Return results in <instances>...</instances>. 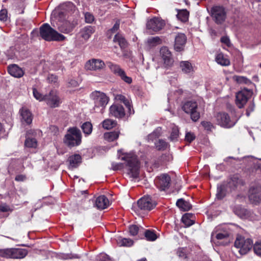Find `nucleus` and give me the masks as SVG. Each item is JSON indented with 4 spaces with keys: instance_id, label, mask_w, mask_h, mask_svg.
Instances as JSON below:
<instances>
[{
    "instance_id": "nucleus-29",
    "label": "nucleus",
    "mask_w": 261,
    "mask_h": 261,
    "mask_svg": "<svg viewBox=\"0 0 261 261\" xmlns=\"http://www.w3.org/2000/svg\"><path fill=\"white\" fill-rule=\"evenodd\" d=\"M215 60L217 63L222 66H228L230 64V61L228 58L224 56V55L220 53L217 55L215 58Z\"/></svg>"
},
{
    "instance_id": "nucleus-62",
    "label": "nucleus",
    "mask_w": 261,
    "mask_h": 261,
    "mask_svg": "<svg viewBox=\"0 0 261 261\" xmlns=\"http://www.w3.org/2000/svg\"><path fill=\"white\" fill-rule=\"evenodd\" d=\"M65 7H68V8H71V10H72L73 9H75V6L73 5V4L71 3H68L65 5H64L63 6V7L64 8V9H65Z\"/></svg>"
},
{
    "instance_id": "nucleus-23",
    "label": "nucleus",
    "mask_w": 261,
    "mask_h": 261,
    "mask_svg": "<svg viewBox=\"0 0 261 261\" xmlns=\"http://www.w3.org/2000/svg\"><path fill=\"white\" fill-rule=\"evenodd\" d=\"M115 99L117 101H119L121 102H123L124 105L125 106L126 108L127 109L128 113L129 115L133 114L134 113V111L133 109L132 112V105L130 100L126 98L124 95L121 94H117L115 96Z\"/></svg>"
},
{
    "instance_id": "nucleus-35",
    "label": "nucleus",
    "mask_w": 261,
    "mask_h": 261,
    "mask_svg": "<svg viewBox=\"0 0 261 261\" xmlns=\"http://www.w3.org/2000/svg\"><path fill=\"white\" fill-rule=\"evenodd\" d=\"M117 125V122L111 119H106L102 122V127L105 129H110Z\"/></svg>"
},
{
    "instance_id": "nucleus-33",
    "label": "nucleus",
    "mask_w": 261,
    "mask_h": 261,
    "mask_svg": "<svg viewBox=\"0 0 261 261\" xmlns=\"http://www.w3.org/2000/svg\"><path fill=\"white\" fill-rule=\"evenodd\" d=\"M73 29V26L69 22H64L58 28L59 31L65 34H68L71 32Z\"/></svg>"
},
{
    "instance_id": "nucleus-34",
    "label": "nucleus",
    "mask_w": 261,
    "mask_h": 261,
    "mask_svg": "<svg viewBox=\"0 0 261 261\" xmlns=\"http://www.w3.org/2000/svg\"><path fill=\"white\" fill-rule=\"evenodd\" d=\"M117 243L119 246L130 247L133 245L134 242L130 239L119 237L117 239Z\"/></svg>"
},
{
    "instance_id": "nucleus-57",
    "label": "nucleus",
    "mask_w": 261,
    "mask_h": 261,
    "mask_svg": "<svg viewBox=\"0 0 261 261\" xmlns=\"http://www.w3.org/2000/svg\"><path fill=\"white\" fill-rule=\"evenodd\" d=\"M120 26V21L119 20H117L115 23L114 24L113 28L109 30L110 32L112 33H115L116 32L119 28Z\"/></svg>"
},
{
    "instance_id": "nucleus-16",
    "label": "nucleus",
    "mask_w": 261,
    "mask_h": 261,
    "mask_svg": "<svg viewBox=\"0 0 261 261\" xmlns=\"http://www.w3.org/2000/svg\"><path fill=\"white\" fill-rule=\"evenodd\" d=\"M171 178L167 174H163L155 179V184L160 191H165L169 189Z\"/></svg>"
},
{
    "instance_id": "nucleus-13",
    "label": "nucleus",
    "mask_w": 261,
    "mask_h": 261,
    "mask_svg": "<svg viewBox=\"0 0 261 261\" xmlns=\"http://www.w3.org/2000/svg\"><path fill=\"white\" fill-rule=\"evenodd\" d=\"M160 53L164 67L167 68L172 67L174 63V60L168 48L166 46L161 47Z\"/></svg>"
},
{
    "instance_id": "nucleus-10",
    "label": "nucleus",
    "mask_w": 261,
    "mask_h": 261,
    "mask_svg": "<svg viewBox=\"0 0 261 261\" xmlns=\"http://www.w3.org/2000/svg\"><path fill=\"white\" fill-rule=\"evenodd\" d=\"M107 65L111 71L115 75L119 76L124 82L128 84L132 83V79L126 75L124 70L119 65L111 62L107 63Z\"/></svg>"
},
{
    "instance_id": "nucleus-22",
    "label": "nucleus",
    "mask_w": 261,
    "mask_h": 261,
    "mask_svg": "<svg viewBox=\"0 0 261 261\" xmlns=\"http://www.w3.org/2000/svg\"><path fill=\"white\" fill-rule=\"evenodd\" d=\"M8 72L13 76L15 77H21L24 74L22 69L18 66L13 64L8 66Z\"/></svg>"
},
{
    "instance_id": "nucleus-1",
    "label": "nucleus",
    "mask_w": 261,
    "mask_h": 261,
    "mask_svg": "<svg viewBox=\"0 0 261 261\" xmlns=\"http://www.w3.org/2000/svg\"><path fill=\"white\" fill-rule=\"evenodd\" d=\"M119 158L126 162L128 174L130 177L136 178L139 174L140 165L137 155L133 152L124 153L122 150L118 151Z\"/></svg>"
},
{
    "instance_id": "nucleus-37",
    "label": "nucleus",
    "mask_w": 261,
    "mask_h": 261,
    "mask_svg": "<svg viewBox=\"0 0 261 261\" xmlns=\"http://www.w3.org/2000/svg\"><path fill=\"white\" fill-rule=\"evenodd\" d=\"M226 191H229V189L225 186V185H221L217 188V197L219 199L223 198L226 195Z\"/></svg>"
},
{
    "instance_id": "nucleus-11",
    "label": "nucleus",
    "mask_w": 261,
    "mask_h": 261,
    "mask_svg": "<svg viewBox=\"0 0 261 261\" xmlns=\"http://www.w3.org/2000/svg\"><path fill=\"white\" fill-rule=\"evenodd\" d=\"M215 117L217 123L223 127L230 128L236 124V122L231 120L228 114L225 112L218 113Z\"/></svg>"
},
{
    "instance_id": "nucleus-42",
    "label": "nucleus",
    "mask_w": 261,
    "mask_h": 261,
    "mask_svg": "<svg viewBox=\"0 0 261 261\" xmlns=\"http://www.w3.org/2000/svg\"><path fill=\"white\" fill-rule=\"evenodd\" d=\"M189 15V12L186 10H184L178 12L177 14V17L181 21L186 22L188 20Z\"/></svg>"
},
{
    "instance_id": "nucleus-31",
    "label": "nucleus",
    "mask_w": 261,
    "mask_h": 261,
    "mask_svg": "<svg viewBox=\"0 0 261 261\" xmlns=\"http://www.w3.org/2000/svg\"><path fill=\"white\" fill-rule=\"evenodd\" d=\"M240 181L241 180L237 176H233L229 179L228 183L225 185V186L229 189V191H231L237 187Z\"/></svg>"
},
{
    "instance_id": "nucleus-5",
    "label": "nucleus",
    "mask_w": 261,
    "mask_h": 261,
    "mask_svg": "<svg viewBox=\"0 0 261 261\" xmlns=\"http://www.w3.org/2000/svg\"><path fill=\"white\" fill-rule=\"evenodd\" d=\"M28 253V250L23 248H7L0 250L1 256L14 259L23 258Z\"/></svg>"
},
{
    "instance_id": "nucleus-19",
    "label": "nucleus",
    "mask_w": 261,
    "mask_h": 261,
    "mask_svg": "<svg viewBox=\"0 0 261 261\" xmlns=\"http://www.w3.org/2000/svg\"><path fill=\"white\" fill-rule=\"evenodd\" d=\"M109 114L115 118H121L125 116V111L121 105L114 104L110 107Z\"/></svg>"
},
{
    "instance_id": "nucleus-51",
    "label": "nucleus",
    "mask_w": 261,
    "mask_h": 261,
    "mask_svg": "<svg viewBox=\"0 0 261 261\" xmlns=\"http://www.w3.org/2000/svg\"><path fill=\"white\" fill-rule=\"evenodd\" d=\"M85 19L86 22L90 23L94 21V17L90 13L86 12L85 14Z\"/></svg>"
},
{
    "instance_id": "nucleus-47",
    "label": "nucleus",
    "mask_w": 261,
    "mask_h": 261,
    "mask_svg": "<svg viewBox=\"0 0 261 261\" xmlns=\"http://www.w3.org/2000/svg\"><path fill=\"white\" fill-rule=\"evenodd\" d=\"M176 253L178 257L182 259H185L187 257V250L186 248H178Z\"/></svg>"
},
{
    "instance_id": "nucleus-52",
    "label": "nucleus",
    "mask_w": 261,
    "mask_h": 261,
    "mask_svg": "<svg viewBox=\"0 0 261 261\" xmlns=\"http://www.w3.org/2000/svg\"><path fill=\"white\" fill-rule=\"evenodd\" d=\"M195 139V136L194 133L191 132H188L186 134L185 139L186 140L191 143Z\"/></svg>"
},
{
    "instance_id": "nucleus-58",
    "label": "nucleus",
    "mask_w": 261,
    "mask_h": 261,
    "mask_svg": "<svg viewBox=\"0 0 261 261\" xmlns=\"http://www.w3.org/2000/svg\"><path fill=\"white\" fill-rule=\"evenodd\" d=\"M228 237L227 233H218L216 234V238L218 240H222Z\"/></svg>"
},
{
    "instance_id": "nucleus-56",
    "label": "nucleus",
    "mask_w": 261,
    "mask_h": 261,
    "mask_svg": "<svg viewBox=\"0 0 261 261\" xmlns=\"http://www.w3.org/2000/svg\"><path fill=\"white\" fill-rule=\"evenodd\" d=\"M124 165L122 163H113L112 168L114 170H118L123 168Z\"/></svg>"
},
{
    "instance_id": "nucleus-40",
    "label": "nucleus",
    "mask_w": 261,
    "mask_h": 261,
    "mask_svg": "<svg viewBox=\"0 0 261 261\" xmlns=\"http://www.w3.org/2000/svg\"><path fill=\"white\" fill-rule=\"evenodd\" d=\"M24 145L27 147L35 148L37 146V141L35 138L27 137Z\"/></svg>"
},
{
    "instance_id": "nucleus-8",
    "label": "nucleus",
    "mask_w": 261,
    "mask_h": 261,
    "mask_svg": "<svg viewBox=\"0 0 261 261\" xmlns=\"http://www.w3.org/2000/svg\"><path fill=\"white\" fill-rule=\"evenodd\" d=\"M211 16L217 24H222L226 18L225 9L222 6H214L211 9Z\"/></svg>"
},
{
    "instance_id": "nucleus-15",
    "label": "nucleus",
    "mask_w": 261,
    "mask_h": 261,
    "mask_svg": "<svg viewBox=\"0 0 261 261\" xmlns=\"http://www.w3.org/2000/svg\"><path fill=\"white\" fill-rule=\"evenodd\" d=\"M165 25V21L160 18L156 17L148 20L146 23L147 29L153 32H158L161 30Z\"/></svg>"
},
{
    "instance_id": "nucleus-21",
    "label": "nucleus",
    "mask_w": 261,
    "mask_h": 261,
    "mask_svg": "<svg viewBox=\"0 0 261 261\" xmlns=\"http://www.w3.org/2000/svg\"><path fill=\"white\" fill-rule=\"evenodd\" d=\"M109 205V201L105 195L98 196L95 200L94 206L98 210H103Z\"/></svg>"
},
{
    "instance_id": "nucleus-12",
    "label": "nucleus",
    "mask_w": 261,
    "mask_h": 261,
    "mask_svg": "<svg viewBox=\"0 0 261 261\" xmlns=\"http://www.w3.org/2000/svg\"><path fill=\"white\" fill-rule=\"evenodd\" d=\"M47 105L50 108L58 107L62 101L56 90H51L48 94L45 95V100Z\"/></svg>"
},
{
    "instance_id": "nucleus-48",
    "label": "nucleus",
    "mask_w": 261,
    "mask_h": 261,
    "mask_svg": "<svg viewBox=\"0 0 261 261\" xmlns=\"http://www.w3.org/2000/svg\"><path fill=\"white\" fill-rule=\"evenodd\" d=\"M33 93L34 97L36 99L39 101H42L45 100V95H43L41 93L38 92L37 90L35 88H33Z\"/></svg>"
},
{
    "instance_id": "nucleus-3",
    "label": "nucleus",
    "mask_w": 261,
    "mask_h": 261,
    "mask_svg": "<svg viewBox=\"0 0 261 261\" xmlns=\"http://www.w3.org/2000/svg\"><path fill=\"white\" fill-rule=\"evenodd\" d=\"M63 142L69 147L80 145L82 142L81 130L76 127L69 128L65 135Z\"/></svg>"
},
{
    "instance_id": "nucleus-24",
    "label": "nucleus",
    "mask_w": 261,
    "mask_h": 261,
    "mask_svg": "<svg viewBox=\"0 0 261 261\" xmlns=\"http://www.w3.org/2000/svg\"><path fill=\"white\" fill-rule=\"evenodd\" d=\"M68 161L69 163L70 168H76L82 162V157L79 154H75L70 156Z\"/></svg>"
},
{
    "instance_id": "nucleus-6",
    "label": "nucleus",
    "mask_w": 261,
    "mask_h": 261,
    "mask_svg": "<svg viewBox=\"0 0 261 261\" xmlns=\"http://www.w3.org/2000/svg\"><path fill=\"white\" fill-rule=\"evenodd\" d=\"M253 241L251 239L246 238L241 236L237 237L234 246L239 249V252L241 255L247 254L252 248Z\"/></svg>"
},
{
    "instance_id": "nucleus-26",
    "label": "nucleus",
    "mask_w": 261,
    "mask_h": 261,
    "mask_svg": "<svg viewBox=\"0 0 261 261\" xmlns=\"http://www.w3.org/2000/svg\"><path fill=\"white\" fill-rule=\"evenodd\" d=\"M179 66L181 71L185 73L189 74L194 71L193 67L189 61H181Z\"/></svg>"
},
{
    "instance_id": "nucleus-46",
    "label": "nucleus",
    "mask_w": 261,
    "mask_h": 261,
    "mask_svg": "<svg viewBox=\"0 0 261 261\" xmlns=\"http://www.w3.org/2000/svg\"><path fill=\"white\" fill-rule=\"evenodd\" d=\"M179 130L177 126H174L172 129V132L170 136L171 141H174L176 140L178 137Z\"/></svg>"
},
{
    "instance_id": "nucleus-64",
    "label": "nucleus",
    "mask_w": 261,
    "mask_h": 261,
    "mask_svg": "<svg viewBox=\"0 0 261 261\" xmlns=\"http://www.w3.org/2000/svg\"><path fill=\"white\" fill-rule=\"evenodd\" d=\"M254 109V106H252L251 107H250L248 108V109L247 110L246 114L247 116H249V114L251 112L253 111Z\"/></svg>"
},
{
    "instance_id": "nucleus-20",
    "label": "nucleus",
    "mask_w": 261,
    "mask_h": 261,
    "mask_svg": "<svg viewBox=\"0 0 261 261\" xmlns=\"http://www.w3.org/2000/svg\"><path fill=\"white\" fill-rule=\"evenodd\" d=\"M20 114V120L23 124L30 125L33 120V114L27 108L22 107L19 110Z\"/></svg>"
},
{
    "instance_id": "nucleus-18",
    "label": "nucleus",
    "mask_w": 261,
    "mask_h": 261,
    "mask_svg": "<svg viewBox=\"0 0 261 261\" xmlns=\"http://www.w3.org/2000/svg\"><path fill=\"white\" fill-rule=\"evenodd\" d=\"M105 64L100 59H93L89 60L86 64L85 67L87 69L90 70H98L104 68Z\"/></svg>"
},
{
    "instance_id": "nucleus-60",
    "label": "nucleus",
    "mask_w": 261,
    "mask_h": 261,
    "mask_svg": "<svg viewBox=\"0 0 261 261\" xmlns=\"http://www.w3.org/2000/svg\"><path fill=\"white\" fill-rule=\"evenodd\" d=\"M26 179V176L24 175L19 174L16 176L15 180L17 181H23Z\"/></svg>"
},
{
    "instance_id": "nucleus-41",
    "label": "nucleus",
    "mask_w": 261,
    "mask_h": 261,
    "mask_svg": "<svg viewBox=\"0 0 261 261\" xmlns=\"http://www.w3.org/2000/svg\"><path fill=\"white\" fill-rule=\"evenodd\" d=\"M192 215L186 214L182 217V222L187 226L189 227L194 224V221L191 220Z\"/></svg>"
},
{
    "instance_id": "nucleus-4",
    "label": "nucleus",
    "mask_w": 261,
    "mask_h": 261,
    "mask_svg": "<svg viewBox=\"0 0 261 261\" xmlns=\"http://www.w3.org/2000/svg\"><path fill=\"white\" fill-rule=\"evenodd\" d=\"M91 98L94 101L93 110L94 112L103 113L109 101L108 97L103 92L95 91L91 93Z\"/></svg>"
},
{
    "instance_id": "nucleus-14",
    "label": "nucleus",
    "mask_w": 261,
    "mask_h": 261,
    "mask_svg": "<svg viewBox=\"0 0 261 261\" xmlns=\"http://www.w3.org/2000/svg\"><path fill=\"white\" fill-rule=\"evenodd\" d=\"M139 208L143 211H150L156 205V202L149 196H145L138 201Z\"/></svg>"
},
{
    "instance_id": "nucleus-39",
    "label": "nucleus",
    "mask_w": 261,
    "mask_h": 261,
    "mask_svg": "<svg viewBox=\"0 0 261 261\" xmlns=\"http://www.w3.org/2000/svg\"><path fill=\"white\" fill-rule=\"evenodd\" d=\"M143 233L147 241H154L157 239L156 234L152 230L144 229Z\"/></svg>"
},
{
    "instance_id": "nucleus-38",
    "label": "nucleus",
    "mask_w": 261,
    "mask_h": 261,
    "mask_svg": "<svg viewBox=\"0 0 261 261\" xmlns=\"http://www.w3.org/2000/svg\"><path fill=\"white\" fill-rule=\"evenodd\" d=\"M92 124L90 122H85L81 126V128L85 135H89L92 131Z\"/></svg>"
},
{
    "instance_id": "nucleus-63",
    "label": "nucleus",
    "mask_w": 261,
    "mask_h": 261,
    "mask_svg": "<svg viewBox=\"0 0 261 261\" xmlns=\"http://www.w3.org/2000/svg\"><path fill=\"white\" fill-rule=\"evenodd\" d=\"M69 84L72 87H76L78 85V83L77 81L74 80H71L69 82Z\"/></svg>"
},
{
    "instance_id": "nucleus-54",
    "label": "nucleus",
    "mask_w": 261,
    "mask_h": 261,
    "mask_svg": "<svg viewBox=\"0 0 261 261\" xmlns=\"http://www.w3.org/2000/svg\"><path fill=\"white\" fill-rule=\"evenodd\" d=\"M98 261H112L110 257L106 254H101L98 258Z\"/></svg>"
},
{
    "instance_id": "nucleus-53",
    "label": "nucleus",
    "mask_w": 261,
    "mask_h": 261,
    "mask_svg": "<svg viewBox=\"0 0 261 261\" xmlns=\"http://www.w3.org/2000/svg\"><path fill=\"white\" fill-rule=\"evenodd\" d=\"M7 18V11L6 9H3L0 11V20L6 21Z\"/></svg>"
},
{
    "instance_id": "nucleus-2",
    "label": "nucleus",
    "mask_w": 261,
    "mask_h": 261,
    "mask_svg": "<svg viewBox=\"0 0 261 261\" xmlns=\"http://www.w3.org/2000/svg\"><path fill=\"white\" fill-rule=\"evenodd\" d=\"M40 35L47 41H60L65 40V37L53 29L48 23H44L40 28Z\"/></svg>"
},
{
    "instance_id": "nucleus-36",
    "label": "nucleus",
    "mask_w": 261,
    "mask_h": 261,
    "mask_svg": "<svg viewBox=\"0 0 261 261\" xmlns=\"http://www.w3.org/2000/svg\"><path fill=\"white\" fill-rule=\"evenodd\" d=\"M144 229L137 225H132L129 227V232L130 235L135 236L138 234L139 232H143Z\"/></svg>"
},
{
    "instance_id": "nucleus-27",
    "label": "nucleus",
    "mask_w": 261,
    "mask_h": 261,
    "mask_svg": "<svg viewBox=\"0 0 261 261\" xmlns=\"http://www.w3.org/2000/svg\"><path fill=\"white\" fill-rule=\"evenodd\" d=\"M113 41L115 43H118L122 49L125 48L127 46L126 40L122 35L119 34H117L115 35Z\"/></svg>"
},
{
    "instance_id": "nucleus-55",
    "label": "nucleus",
    "mask_w": 261,
    "mask_h": 261,
    "mask_svg": "<svg viewBox=\"0 0 261 261\" xmlns=\"http://www.w3.org/2000/svg\"><path fill=\"white\" fill-rule=\"evenodd\" d=\"M11 208L9 205L5 203H3L0 205V211L2 212H7L11 211Z\"/></svg>"
},
{
    "instance_id": "nucleus-17",
    "label": "nucleus",
    "mask_w": 261,
    "mask_h": 261,
    "mask_svg": "<svg viewBox=\"0 0 261 261\" xmlns=\"http://www.w3.org/2000/svg\"><path fill=\"white\" fill-rule=\"evenodd\" d=\"M187 37L184 33H178L175 37L174 49L177 51H181L184 50Z\"/></svg>"
},
{
    "instance_id": "nucleus-45",
    "label": "nucleus",
    "mask_w": 261,
    "mask_h": 261,
    "mask_svg": "<svg viewBox=\"0 0 261 261\" xmlns=\"http://www.w3.org/2000/svg\"><path fill=\"white\" fill-rule=\"evenodd\" d=\"M168 145V143L163 140H159L155 143L156 148L159 150H165L167 148Z\"/></svg>"
},
{
    "instance_id": "nucleus-32",
    "label": "nucleus",
    "mask_w": 261,
    "mask_h": 261,
    "mask_svg": "<svg viewBox=\"0 0 261 261\" xmlns=\"http://www.w3.org/2000/svg\"><path fill=\"white\" fill-rule=\"evenodd\" d=\"M176 204L179 208L185 211H188L192 207V205L190 202L184 200L183 199H178Z\"/></svg>"
},
{
    "instance_id": "nucleus-50",
    "label": "nucleus",
    "mask_w": 261,
    "mask_h": 261,
    "mask_svg": "<svg viewBox=\"0 0 261 261\" xmlns=\"http://www.w3.org/2000/svg\"><path fill=\"white\" fill-rule=\"evenodd\" d=\"M236 81L239 83L249 84L251 83L250 80L245 76H236Z\"/></svg>"
},
{
    "instance_id": "nucleus-61",
    "label": "nucleus",
    "mask_w": 261,
    "mask_h": 261,
    "mask_svg": "<svg viewBox=\"0 0 261 261\" xmlns=\"http://www.w3.org/2000/svg\"><path fill=\"white\" fill-rule=\"evenodd\" d=\"M221 41L225 44L227 45H229L230 44V40L229 39L226 37V36H223L221 38Z\"/></svg>"
},
{
    "instance_id": "nucleus-49",
    "label": "nucleus",
    "mask_w": 261,
    "mask_h": 261,
    "mask_svg": "<svg viewBox=\"0 0 261 261\" xmlns=\"http://www.w3.org/2000/svg\"><path fill=\"white\" fill-rule=\"evenodd\" d=\"M201 124L207 130L211 131L214 127L212 123L208 121H203L201 122Z\"/></svg>"
},
{
    "instance_id": "nucleus-59",
    "label": "nucleus",
    "mask_w": 261,
    "mask_h": 261,
    "mask_svg": "<svg viewBox=\"0 0 261 261\" xmlns=\"http://www.w3.org/2000/svg\"><path fill=\"white\" fill-rule=\"evenodd\" d=\"M47 80L49 83H56L58 80L57 76L54 74H49L47 77Z\"/></svg>"
},
{
    "instance_id": "nucleus-28",
    "label": "nucleus",
    "mask_w": 261,
    "mask_h": 261,
    "mask_svg": "<svg viewBox=\"0 0 261 261\" xmlns=\"http://www.w3.org/2000/svg\"><path fill=\"white\" fill-rule=\"evenodd\" d=\"M249 198L252 203L255 204L260 203L261 202V193L250 191V194Z\"/></svg>"
},
{
    "instance_id": "nucleus-30",
    "label": "nucleus",
    "mask_w": 261,
    "mask_h": 261,
    "mask_svg": "<svg viewBox=\"0 0 261 261\" xmlns=\"http://www.w3.org/2000/svg\"><path fill=\"white\" fill-rule=\"evenodd\" d=\"M120 134L119 131H113L105 133L103 135L104 139L109 142L114 141L117 139Z\"/></svg>"
},
{
    "instance_id": "nucleus-9",
    "label": "nucleus",
    "mask_w": 261,
    "mask_h": 261,
    "mask_svg": "<svg viewBox=\"0 0 261 261\" xmlns=\"http://www.w3.org/2000/svg\"><path fill=\"white\" fill-rule=\"evenodd\" d=\"M252 90L247 89H243L237 93L236 103L237 107L240 109L243 108L248 99L252 96Z\"/></svg>"
},
{
    "instance_id": "nucleus-25",
    "label": "nucleus",
    "mask_w": 261,
    "mask_h": 261,
    "mask_svg": "<svg viewBox=\"0 0 261 261\" xmlns=\"http://www.w3.org/2000/svg\"><path fill=\"white\" fill-rule=\"evenodd\" d=\"M94 28L92 26H86L81 30L80 34L83 38L85 40H87L94 32Z\"/></svg>"
},
{
    "instance_id": "nucleus-43",
    "label": "nucleus",
    "mask_w": 261,
    "mask_h": 261,
    "mask_svg": "<svg viewBox=\"0 0 261 261\" xmlns=\"http://www.w3.org/2000/svg\"><path fill=\"white\" fill-rule=\"evenodd\" d=\"M252 247L254 254L261 257V240L255 242Z\"/></svg>"
},
{
    "instance_id": "nucleus-7",
    "label": "nucleus",
    "mask_w": 261,
    "mask_h": 261,
    "mask_svg": "<svg viewBox=\"0 0 261 261\" xmlns=\"http://www.w3.org/2000/svg\"><path fill=\"white\" fill-rule=\"evenodd\" d=\"M198 105L196 101H188L182 106L183 111L187 114H190L191 119L197 121L200 118V113L197 111Z\"/></svg>"
},
{
    "instance_id": "nucleus-44",
    "label": "nucleus",
    "mask_w": 261,
    "mask_h": 261,
    "mask_svg": "<svg viewBox=\"0 0 261 261\" xmlns=\"http://www.w3.org/2000/svg\"><path fill=\"white\" fill-rule=\"evenodd\" d=\"M147 43L150 46H154L161 43V40L159 37H150L147 39Z\"/></svg>"
}]
</instances>
